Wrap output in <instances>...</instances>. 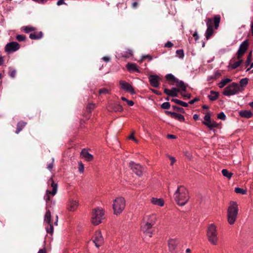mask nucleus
Returning a JSON list of instances; mask_svg holds the SVG:
<instances>
[{
    "mask_svg": "<svg viewBox=\"0 0 253 253\" xmlns=\"http://www.w3.org/2000/svg\"><path fill=\"white\" fill-rule=\"evenodd\" d=\"M157 220V216L154 213L145 215L143 217V225L141 226L142 231L148 237L152 236L151 228Z\"/></svg>",
    "mask_w": 253,
    "mask_h": 253,
    "instance_id": "obj_1",
    "label": "nucleus"
},
{
    "mask_svg": "<svg viewBox=\"0 0 253 253\" xmlns=\"http://www.w3.org/2000/svg\"><path fill=\"white\" fill-rule=\"evenodd\" d=\"M173 197L176 203L180 206H184L189 199L188 191L183 186H179L177 187Z\"/></svg>",
    "mask_w": 253,
    "mask_h": 253,
    "instance_id": "obj_2",
    "label": "nucleus"
},
{
    "mask_svg": "<svg viewBox=\"0 0 253 253\" xmlns=\"http://www.w3.org/2000/svg\"><path fill=\"white\" fill-rule=\"evenodd\" d=\"M206 235L209 242L216 246L219 242V234L217 226L214 223L210 224L207 229Z\"/></svg>",
    "mask_w": 253,
    "mask_h": 253,
    "instance_id": "obj_3",
    "label": "nucleus"
},
{
    "mask_svg": "<svg viewBox=\"0 0 253 253\" xmlns=\"http://www.w3.org/2000/svg\"><path fill=\"white\" fill-rule=\"evenodd\" d=\"M238 211L239 208L237 202L230 201L227 211V221L229 224H234L237 218Z\"/></svg>",
    "mask_w": 253,
    "mask_h": 253,
    "instance_id": "obj_4",
    "label": "nucleus"
},
{
    "mask_svg": "<svg viewBox=\"0 0 253 253\" xmlns=\"http://www.w3.org/2000/svg\"><path fill=\"white\" fill-rule=\"evenodd\" d=\"M126 207V200L123 197L116 198L113 202V213L116 215L121 214Z\"/></svg>",
    "mask_w": 253,
    "mask_h": 253,
    "instance_id": "obj_5",
    "label": "nucleus"
},
{
    "mask_svg": "<svg viewBox=\"0 0 253 253\" xmlns=\"http://www.w3.org/2000/svg\"><path fill=\"white\" fill-rule=\"evenodd\" d=\"M104 218V211L101 208H97L92 210L91 221L94 225H98L102 222Z\"/></svg>",
    "mask_w": 253,
    "mask_h": 253,
    "instance_id": "obj_6",
    "label": "nucleus"
},
{
    "mask_svg": "<svg viewBox=\"0 0 253 253\" xmlns=\"http://www.w3.org/2000/svg\"><path fill=\"white\" fill-rule=\"evenodd\" d=\"M239 91H240V88L238 84L233 83L224 89L223 94L229 96L235 95Z\"/></svg>",
    "mask_w": 253,
    "mask_h": 253,
    "instance_id": "obj_7",
    "label": "nucleus"
},
{
    "mask_svg": "<svg viewBox=\"0 0 253 253\" xmlns=\"http://www.w3.org/2000/svg\"><path fill=\"white\" fill-rule=\"evenodd\" d=\"M48 185H51V187L52 188V189L51 191H50L49 190H47L46 191V195L44 197V199L46 202H48L50 201V195H51L52 196H54L57 193L58 187L57 184L54 183L52 178H50L48 180Z\"/></svg>",
    "mask_w": 253,
    "mask_h": 253,
    "instance_id": "obj_8",
    "label": "nucleus"
},
{
    "mask_svg": "<svg viewBox=\"0 0 253 253\" xmlns=\"http://www.w3.org/2000/svg\"><path fill=\"white\" fill-rule=\"evenodd\" d=\"M92 241L96 248L101 246L104 243V238L101 232L99 230L96 231L92 238Z\"/></svg>",
    "mask_w": 253,
    "mask_h": 253,
    "instance_id": "obj_9",
    "label": "nucleus"
},
{
    "mask_svg": "<svg viewBox=\"0 0 253 253\" xmlns=\"http://www.w3.org/2000/svg\"><path fill=\"white\" fill-rule=\"evenodd\" d=\"M20 44L15 42H10L7 43L5 46V51L8 53H11L18 50L20 48Z\"/></svg>",
    "mask_w": 253,
    "mask_h": 253,
    "instance_id": "obj_10",
    "label": "nucleus"
},
{
    "mask_svg": "<svg viewBox=\"0 0 253 253\" xmlns=\"http://www.w3.org/2000/svg\"><path fill=\"white\" fill-rule=\"evenodd\" d=\"M179 240L177 238L170 239L168 241L169 250L170 253H176Z\"/></svg>",
    "mask_w": 253,
    "mask_h": 253,
    "instance_id": "obj_11",
    "label": "nucleus"
},
{
    "mask_svg": "<svg viewBox=\"0 0 253 253\" xmlns=\"http://www.w3.org/2000/svg\"><path fill=\"white\" fill-rule=\"evenodd\" d=\"M129 167L138 176H140L142 174V167L133 162L129 163Z\"/></svg>",
    "mask_w": 253,
    "mask_h": 253,
    "instance_id": "obj_12",
    "label": "nucleus"
},
{
    "mask_svg": "<svg viewBox=\"0 0 253 253\" xmlns=\"http://www.w3.org/2000/svg\"><path fill=\"white\" fill-rule=\"evenodd\" d=\"M79 201L70 199L67 203V209L69 211H75L79 207Z\"/></svg>",
    "mask_w": 253,
    "mask_h": 253,
    "instance_id": "obj_13",
    "label": "nucleus"
},
{
    "mask_svg": "<svg viewBox=\"0 0 253 253\" xmlns=\"http://www.w3.org/2000/svg\"><path fill=\"white\" fill-rule=\"evenodd\" d=\"M243 60L242 57H239L238 55L236 57L232 58L229 63V67L232 69H235L238 67L242 63Z\"/></svg>",
    "mask_w": 253,
    "mask_h": 253,
    "instance_id": "obj_14",
    "label": "nucleus"
},
{
    "mask_svg": "<svg viewBox=\"0 0 253 253\" xmlns=\"http://www.w3.org/2000/svg\"><path fill=\"white\" fill-rule=\"evenodd\" d=\"M120 85L121 87L125 91L130 93L131 94H134L135 91L132 86L128 83L125 81L121 80L120 81Z\"/></svg>",
    "mask_w": 253,
    "mask_h": 253,
    "instance_id": "obj_15",
    "label": "nucleus"
},
{
    "mask_svg": "<svg viewBox=\"0 0 253 253\" xmlns=\"http://www.w3.org/2000/svg\"><path fill=\"white\" fill-rule=\"evenodd\" d=\"M212 24V20L211 19H208L207 21V29L206 33V37L207 40L209 39L213 34Z\"/></svg>",
    "mask_w": 253,
    "mask_h": 253,
    "instance_id": "obj_16",
    "label": "nucleus"
},
{
    "mask_svg": "<svg viewBox=\"0 0 253 253\" xmlns=\"http://www.w3.org/2000/svg\"><path fill=\"white\" fill-rule=\"evenodd\" d=\"M248 47V42L247 40H246L241 43L237 53V55H238L239 58L242 57V56L246 51Z\"/></svg>",
    "mask_w": 253,
    "mask_h": 253,
    "instance_id": "obj_17",
    "label": "nucleus"
},
{
    "mask_svg": "<svg viewBox=\"0 0 253 253\" xmlns=\"http://www.w3.org/2000/svg\"><path fill=\"white\" fill-rule=\"evenodd\" d=\"M150 84L154 87H157L159 85V77L157 75H150L149 77Z\"/></svg>",
    "mask_w": 253,
    "mask_h": 253,
    "instance_id": "obj_18",
    "label": "nucleus"
},
{
    "mask_svg": "<svg viewBox=\"0 0 253 253\" xmlns=\"http://www.w3.org/2000/svg\"><path fill=\"white\" fill-rule=\"evenodd\" d=\"M108 110L109 111L121 112L123 111V108L119 104L114 103L109 105L108 107Z\"/></svg>",
    "mask_w": 253,
    "mask_h": 253,
    "instance_id": "obj_19",
    "label": "nucleus"
},
{
    "mask_svg": "<svg viewBox=\"0 0 253 253\" xmlns=\"http://www.w3.org/2000/svg\"><path fill=\"white\" fill-rule=\"evenodd\" d=\"M81 156L87 161H92L93 158V156L85 149H83L81 151Z\"/></svg>",
    "mask_w": 253,
    "mask_h": 253,
    "instance_id": "obj_20",
    "label": "nucleus"
},
{
    "mask_svg": "<svg viewBox=\"0 0 253 253\" xmlns=\"http://www.w3.org/2000/svg\"><path fill=\"white\" fill-rule=\"evenodd\" d=\"M179 91V89L177 88H172L171 89H165L164 92L166 94L170 96H177L178 92Z\"/></svg>",
    "mask_w": 253,
    "mask_h": 253,
    "instance_id": "obj_21",
    "label": "nucleus"
},
{
    "mask_svg": "<svg viewBox=\"0 0 253 253\" xmlns=\"http://www.w3.org/2000/svg\"><path fill=\"white\" fill-rule=\"evenodd\" d=\"M150 201L152 204L156 206L163 207L164 205V201L162 198L152 197Z\"/></svg>",
    "mask_w": 253,
    "mask_h": 253,
    "instance_id": "obj_22",
    "label": "nucleus"
},
{
    "mask_svg": "<svg viewBox=\"0 0 253 253\" xmlns=\"http://www.w3.org/2000/svg\"><path fill=\"white\" fill-rule=\"evenodd\" d=\"M126 67L128 71H129L130 72H139V70L137 68V66L136 64L128 63L126 65Z\"/></svg>",
    "mask_w": 253,
    "mask_h": 253,
    "instance_id": "obj_23",
    "label": "nucleus"
},
{
    "mask_svg": "<svg viewBox=\"0 0 253 253\" xmlns=\"http://www.w3.org/2000/svg\"><path fill=\"white\" fill-rule=\"evenodd\" d=\"M239 114L241 117L245 118H250L253 115L252 112L249 110L241 111L239 112Z\"/></svg>",
    "mask_w": 253,
    "mask_h": 253,
    "instance_id": "obj_24",
    "label": "nucleus"
},
{
    "mask_svg": "<svg viewBox=\"0 0 253 253\" xmlns=\"http://www.w3.org/2000/svg\"><path fill=\"white\" fill-rule=\"evenodd\" d=\"M203 124L206 126L208 128H209L210 129H212L214 127H217L218 126V124L216 123L214 121H212L211 120L208 122H202Z\"/></svg>",
    "mask_w": 253,
    "mask_h": 253,
    "instance_id": "obj_25",
    "label": "nucleus"
},
{
    "mask_svg": "<svg viewBox=\"0 0 253 253\" xmlns=\"http://www.w3.org/2000/svg\"><path fill=\"white\" fill-rule=\"evenodd\" d=\"M219 96V93L212 90L210 91V94L209 95L208 97L211 101L216 100Z\"/></svg>",
    "mask_w": 253,
    "mask_h": 253,
    "instance_id": "obj_26",
    "label": "nucleus"
},
{
    "mask_svg": "<svg viewBox=\"0 0 253 253\" xmlns=\"http://www.w3.org/2000/svg\"><path fill=\"white\" fill-rule=\"evenodd\" d=\"M42 32L31 33L30 35V38L32 40H38L42 38Z\"/></svg>",
    "mask_w": 253,
    "mask_h": 253,
    "instance_id": "obj_27",
    "label": "nucleus"
},
{
    "mask_svg": "<svg viewBox=\"0 0 253 253\" xmlns=\"http://www.w3.org/2000/svg\"><path fill=\"white\" fill-rule=\"evenodd\" d=\"M177 86L179 87L182 91L185 92L186 90V85L182 81H179L178 79L175 81Z\"/></svg>",
    "mask_w": 253,
    "mask_h": 253,
    "instance_id": "obj_28",
    "label": "nucleus"
},
{
    "mask_svg": "<svg viewBox=\"0 0 253 253\" xmlns=\"http://www.w3.org/2000/svg\"><path fill=\"white\" fill-rule=\"evenodd\" d=\"M44 222L46 224H50L51 223V213L49 210H47L45 213Z\"/></svg>",
    "mask_w": 253,
    "mask_h": 253,
    "instance_id": "obj_29",
    "label": "nucleus"
},
{
    "mask_svg": "<svg viewBox=\"0 0 253 253\" xmlns=\"http://www.w3.org/2000/svg\"><path fill=\"white\" fill-rule=\"evenodd\" d=\"M26 123L24 122H20L17 124V129L16 131V133L18 134L19 133L20 131L22 130L24 127L26 126Z\"/></svg>",
    "mask_w": 253,
    "mask_h": 253,
    "instance_id": "obj_30",
    "label": "nucleus"
},
{
    "mask_svg": "<svg viewBox=\"0 0 253 253\" xmlns=\"http://www.w3.org/2000/svg\"><path fill=\"white\" fill-rule=\"evenodd\" d=\"M231 82V80L228 78L223 79L218 84V86L220 88H223L226 84Z\"/></svg>",
    "mask_w": 253,
    "mask_h": 253,
    "instance_id": "obj_31",
    "label": "nucleus"
},
{
    "mask_svg": "<svg viewBox=\"0 0 253 253\" xmlns=\"http://www.w3.org/2000/svg\"><path fill=\"white\" fill-rule=\"evenodd\" d=\"M173 115L172 118L176 119L180 122H184L185 120L184 116L180 114L174 113Z\"/></svg>",
    "mask_w": 253,
    "mask_h": 253,
    "instance_id": "obj_32",
    "label": "nucleus"
},
{
    "mask_svg": "<svg viewBox=\"0 0 253 253\" xmlns=\"http://www.w3.org/2000/svg\"><path fill=\"white\" fill-rule=\"evenodd\" d=\"M222 175L227 177L228 179H230L233 175V173L232 172H229L226 169H223L221 171Z\"/></svg>",
    "mask_w": 253,
    "mask_h": 253,
    "instance_id": "obj_33",
    "label": "nucleus"
},
{
    "mask_svg": "<svg viewBox=\"0 0 253 253\" xmlns=\"http://www.w3.org/2000/svg\"><path fill=\"white\" fill-rule=\"evenodd\" d=\"M171 101L175 102L176 104H179L183 107H187L188 106V104L185 102L182 101L180 100H178L177 99H172L171 100Z\"/></svg>",
    "mask_w": 253,
    "mask_h": 253,
    "instance_id": "obj_34",
    "label": "nucleus"
},
{
    "mask_svg": "<svg viewBox=\"0 0 253 253\" xmlns=\"http://www.w3.org/2000/svg\"><path fill=\"white\" fill-rule=\"evenodd\" d=\"M220 21V17L219 15H216L214 17V24L215 29H217L219 26V24Z\"/></svg>",
    "mask_w": 253,
    "mask_h": 253,
    "instance_id": "obj_35",
    "label": "nucleus"
},
{
    "mask_svg": "<svg viewBox=\"0 0 253 253\" xmlns=\"http://www.w3.org/2000/svg\"><path fill=\"white\" fill-rule=\"evenodd\" d=\"M133 55V52L132 50L130 49H126V50L124 52L123 56L125 57H129L132 56Z\"/></svg>",
    "mask_w": 253,
    "mask_h": 253,
    "instance_id": "obj_36",
    "label": "nucleus"
},
{
    "mask_svg": "<svg viewBox=\"0 0 253 253\" xmlns=\"http://www.w3.org/2000/svg\"><path fill=\"white\" fill-rule=\"evenodd\" d=\"M234 191L238 194H242L243 195L247 194V191L246 190L239 187L235 188Z\"/></svg>",
    "mask_w": 253,
    "mask_h": 253,
    "instance_id": "obj_37",
    "label": "nucleus"
},
{
    "mask_svg": "<svg viewBox=\"0 0 253 253\" xmlns=\"http://www.w3.org/2000/svg\"><path fill=\"white\" fill-rule=\"evenodd\" d=\"M46 231L47 233L52 234L53 232V226L51 224V223H50V224H47V226L45 227Z\"/></svg>",
    "mask_w": 253,
    "mask_h": 253,
    "instance_id": "obj_38",
    "label": "nucleus"
},
{
    "mask_svg": "<svg viewBox=\"0 0 253 253\" xmlns=\"http://www.w3.org/2000/svg\"><path fill=\"white\" fill-rule=\"evenodd\" d=\"M248 79L244 78L240 80V85L241 86H245L248 84Z\"/></svg>",
    "mask_w": 253,
    "mask_h": 253,
    "instance_id": "obj_39",
    "label": "nucleus"
},
{
    "mask_svg": "<svg viewBox=\"0 0 253 253\" xmlns=\"http://www.w3.org/2000/svg\"><path fill=\"white\" fill-rule=\"evenodd\" d=\"M23 30L25 33H29L31 31H34L35 29L33 27L31 26H25L23 27Z\"/></svg>",
    "mask_w": 253,
    "mask_h": 253,
    "instance_id": "obj_40",
    "label": "nucleus"
},
{
    "mask_svg": "<svg viewBox=\"0 0 253 253\" xmlns=\"http://www.w3.org/2000/svg\"><path fill=\"white\" fill-rule=\"evenodd\" d=\"M166 78L167 80H168L173 81L175 82L177 80V79H176L174 77V76L171 74H169L167 75Z\"/></svg>",
    "mask_w": 253,
    "mask_h": 253,
    "instance_id": "obj_41",
    "label": "nucleus"
},
{
    "mask_svg": "<svg viewBox=\"0 0 253 253\" xmlns=\"http://www.w3.org/2000/svg\"><path fill=\"white\" fill-rule=\"evenodd\" d=\"M122 100L126 101L128 105H129V106H132L134 105L133 101H132V100H127L126 98L124 97H122Z\"/></svg>",
    "mask_w": 253,
    "mask_h": 253,
    "instance_id": "obj_42",
    "label": "nucleus"
},
{
    "mask_svg": "<svg viewBox=\"0 0 253 253\" xmlns=\"http://www.w3.org/2000/svg\"><path fill=\"white\" fill-rule=\"evenodd\" d=\"M176 53L179 58H182L184 56V52L183 50H177Z\"/></svg>",
    "mask_w": 253,
    "mask_h": 253,
    "instance_id": "obj_43",
    "label": "nucleus"
},
{
    "mask_svg": "<svg viewBox=\"0 0 253 253\" xmlns=\"http://www.w3.org/2000/svg\"><path fill=\"white\" fill-rule=\"evenodd\" d=\"M170 105L169 103L168 102H164L161 105V107L165 109H169L170 107Z\"/></svg>",
    "mask_w": 253,
    "mask_h": 253,
    "instance_id": "obj_44",
    "label": "nucleus"
},
{
    "mask_svg": "<svg viewBox=\"0 0 253 253\" xmlns=\"http://www.w3.org/2000/svg\"><path fill=\"white\" fill-rule=\"evenodd\" d=\"M16 39L17 40L20 42L24 41L26 38L24 36L22 35H18L16 37Z\"/></svg>",
    "mask_w": 253,
    "mask_h": 253,
    "instance_id": "obj_45",
    "label": "nucleus"
},
{
    "mask_svg": "<svg viewBox=\"0 0 253 253\" xmlns=\"http://www.w3.org/2000/svg\"><path fill=\"white\" fill-rule=\"evenodd\" d=\"M217 118L222 120H225L226 119V116L223 112H220L218 114Z\"/></svg>",
    "mask_w": 253,
    "mask_h": 253,
    "instance_id": "obj_46",
    "label": "nucleus"
},
{
    "mask_svg": "<svg viewBox=\"0 0 253 253\" xmlns=\"http://www.w3.org/2000/svg\"><path fill=\"white\" fill-rule=\"evenodd\" d=\"M79 171L81 173H83L84 171V167L82 162L79 163Z\"/></svg>",
    "mask_w": 253,
    "mask_h": 253,
    "instance_id": "obj_47",
    "label": "nucleus"
},
{
    "mask_svg": "<svg viewBox=\"0 0 253 253\" xmlns=\"http://www.w3.org/2000/svg\"><path fill=\"white\" fill-rule=\"evenodd\" d=\"M210 119H211L210 113H207L204 117V122H206L207 121H210Z\"/></svg>",
    "mask_w": 253,
    "mask_h": 253,
    "instance_id": "obj_48",
    "label": "nucleus"
},
{
    "mask_svg": "<svg viewBox=\"0 0 253 253\" xmlns=\"http://www.w3.org/2000/svg\"><path fill=\"white\" fill-rule=\"evenodd\" d=\"M168 157L169 159V160H170L171 161V163H170V165L172 166L173 165V164L176 161V160L173 157H172L171 156H169V155H168Z\"/></svg>",
    "mask_w": 253,
    "mask_h": 253,
    "instance_id": "obj_49",
    "label": "nucleus"
},
{
    "mask_svg": "<svg viewBox=\"0 0 253 253\" xmlns=\"http://www.w3.org/2000/svg\"><path fill=\"white\" fill-rule=\"evenodd\" d=\"M16 71L15 70H13L9 72V76L13 78L15 77Z\"/></svg>",
    "mask_w": 253,
    "mask_h": 253,
    "instance_id": "obj_50",
    "label": "nucleus"
},
{
    "mask_svg": "<svg viewBox=\"0 0 253 253\" xmlns=\"http://www.w3.org/2000/svg\"><path fill=\"white\" fill-rule=\"evenodd\" d=\"M181 94L184 97H186L187 98H190L191 97V94L190 93H186L185 92L182 91L181 92Z\"/></svg>",
    "mask_w": 253,
    "mask_h": 253,
    "instance_id": "obj_51",
    "label": "nucleus"
},
{
    "mask_svg": "<svg viewBox=\"0 0 253 253\" xmlns=\"http://www.w3.org/2000/svg\"><path fill=\"white\" fill-rule=\"evenodd\" d=\"M108 93V90L106 88H102L99 90V94H104Z\"/></svg>",
    "mask_w": 253,
    "mask_h": 253,
    "instance_id": "obj_52",
    "label": "nucleus"
},
{
    "mask_svg": "<svg viewBox=\"0 0 253 253\" xmlns=\"http://www.w3.org/2000/svg\"><path fill=\"white\" fill-rule=\"evenodd\" d=\"M33 0L37 3H40V4H44V3H45L48 0Z\"/></svg>",
    "mask_w": 253,
    "mask_h": 253,
    "instance_id": "obj_53",
    "label": "nucleus"
},
{
    "mask_svg": "<svg viewBox=\"0 0 253 253\" xmlns=\"http://www.w3.org/2000/svg\"><path fill=\"white\" fill-rule=\"evenodd\" d=\"M94 108V104H88L87 109L89 111L93 110Z\"/></svg>",
    "mask_w": 253,
    "mask_h": 253,
    "instance_id": "obj_54",
    "label": "nucleus"
},
{
    "mask_svg": "<svg viewBox=\"0 0 253 253\" xmlns=\"http://www.w3.org/2000/svg\"><path fill=\"white\" fill-rule=\"evenodd\" d=\"M62 4H66V3L64 2V0H59L57 2V5L59 6Z\"/></svg>",
    "mask_w": 253,
    "mask_h": 253,
    "instance_id": "obj_55",
    "label": "nucleus"
},
{
    "mask_svg": "<svg viewBox=\"0 0 253 253\" xmlns=\"http://www.w3.org/2000/svg\"><path fill=\"white\" fill-rule=\"evenodd\" d=\"M165 47H172L173 46V44L170 42H168L165 44Z\"/></svg>",
    "mask_w": 253,
    "mask_h": 253,
    "instance_id": "obj_56",
    "label": "nucleus"
},
{
    "mask_svg": "<svg viewBox=\"0 0 253 253\" xmlns=\"http://www.w3.org/2000/svg\"><path fill=\"white\" fill-rule=\"evenodd\" d=\"M251 56H252L251 53H250L247 59V61H246V64L247 65L250 63V62L251 61Z\"/></svg>",
    "mask_w": 253,
    "mask_h": 253,
    "instance_id": "obj_57",
    "label": "nucleus"
},
{
    "mask_svg": "<svg viewBox=\"0 0 253 253\" xmlns=\"http://www.w3.org/2000/svg\"><path fill=\"white\" fill-rule=\"evenodd\" d=\"M53 162L52 163H51L50 164H49L48 165H47V169L49 170H51L53 168Z\"/></svg>",
    "mask_w": 253,
    "mask_h": 253,
    "instance_id": "obj_58",
    "label": "nucleus"
},
{
    "mask_svg": "<svg viewBox=\"0 0 253 253\" xmlns=\"http://www.w3.org/2000/svg\"><path fill=\"white\" fill-rule=\"evenodd\" d=\"M149 58L150 60H152V57L149 55H144L142 57V59H141V61L145 58Z\"/></svg>",
    "mask_w": 253,
    "mask_h": 253,
    "instance_id": "obj_59",
    "label": "nucleus"
},
{
    "mask_svg": "<svg viewBox=\"0 0 253 253\" xmlns=\"http://www.w3.org/2000/svg\"><path fill=\"white\" fill-rule=\"evenodd\" d=\"M102 59L106 62H108L110 61V58L109 57V56H104L102 58Z\"/></svg>",
    "mask_w": 253,
    "mask_h": 253,
    "instance_id": "obj_60",
    "label": "nucleus"
},
{
    "mask_svg": "<svg viewBox=\"0 0 253 253\" xmlns=\"http://www.w3.org/2000/svg\"><path fill=\"white\" fill-rule=\"evenodd\" d=\"M193 36L195 38L196 41L198 40L199 39V36L198 35L197 32L196 31L193 35Z\"/></svg>",
    "mask_w": 253,
    "mask_h": 253,
    "instance_id": "obj_61",
    "label": "nucleus"
},
{
    "mask_svg": "<svg viewBox=\"0 0 253 253\" xmlns=\"http://www.w3.org/2000/svg\"><path fill=\"white\" fill-rule=\"evenodd\" d=\"M4 63V57L0 55V66L2 65Z\"/></svg>",
    "mask_w": 253,
    "mask_h": 253,
    "instance_id": "obj_62",
    "label": "nucleus"
},
{
    "mask_svg": "<svg viewBox=\"0 0 253 253\" xmlns=\"http://www.w3.org/2000/svg\"><path fill=\"white\" fill-rule=\"evenodd\" d=\"M167 137L169 139H174L176 138V136L172 134H169L168 135Z\"/></svg>",
    "mask_w": 253,
    "mask_h": 253,
    "instance_id": "obj_63",
    "label": "nucleus"
},
{
    "mask_svg": "<svg viewBox=\"0 0 253 253\" xmlns=\"http://www.w3.org/2000/svg\"><path fill=\"white\" fill-rule=\"evenodd\" d=\"M165 113L166 114L170 115L171 118L173 117L172 114L174 113V112H169V111H166Z\"/></svg>",
    "mask_w": 253,
    "mask_h": 253,
    "instance_id": "obj_64",
    "label": "nucleus"
}]
</instances>
